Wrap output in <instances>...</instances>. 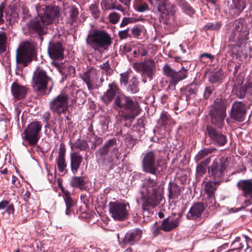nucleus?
Masks as SVG:
<instances>
[{"label":"nucleus","instance_id":"1","mask_svg":"<svg viewBox=\"0 0 252 252\" xmlns=\"http://www.w3.org/2000/svg\"><path fill=\"white\" fill-rule=\"evenodd\" d=\"M38 16L29 21L23 28L24 33L27 35L37 33L41 41L43 35L46 33V26L52 24L60 17V9L58 6H46L38 3L35 5Z\"/></svg>","mask_w":252,"mask_h":252},{"label":"nucleus","instance_id":"2","mask_svg":"<svg viewBox=\"0 0 252 252\" xmlns=\"http://www.w3.org/2000/svg\"><path fill=\"white\" fill-rule=\"evenodd\" d=\"M143 186L146 188L147 194L143 197L142 209L144 213L149 211V207L155 208L163 198V187L158 185L156 180L151 178L144 180Z\"/></svg>","mask_w":252,"mask_h":252},{"label":"nucleus","instance_id":"3","mask_svg":"<svg viewBox=\"0 0 252 252\" xmlns=\"http://www.w3.org/2000/svg\"><path fill=\"white\" fill-rule=\"evenodd\" d=\"M113 106L126 111V113L124 115L125 120L134 119L141 111V108L137 101L133 100L130 96L122 93L118 94L114 99Z\"/></svg>","mask_w":252,"mask_h":252},{"label":"nucleus","instance_id":"4","mask_svg":"<svg viewBox=\"0 0 252 252\" xmlns=\"http://www.w3.org/2000/svg\"><path fill=\"white\" fill-rule=\"evenodd\" d=\"M54 83L46 71L39 66L36 68L32 76V87L40 95H47L51 92Z\"/></svg>","mask_w":252,"mask_h":252},{"label":"nucleus","instance_id":"5","mask_svg":"<svg viewBox=\"0 0 252 252\" xmlns=\"http://www.w3.org/2000/svg\"><path fill=\"white\" fill-rule=\"evenodd\" d=\"M249 31L248 25L242 19L236 20L230 24L229 41L241 48L248 39Z\"/></svg>","mask_w":252,"mask_h":252},{"label":"nucleus","instance_id":"6","mask_svg":"<svg viewBox=\"0 0 252 252\" xmlns=\"http://www.w3.org/2000/svg\"><path fill=\"white\" fill-rule=\"evenodd\" d=\"M37 43L32 40H25L19 44L16 50L17 63L26 66L37 57Z\"/></svg>","mask_w":252,"mask_h":252},{"label":"nucleus","instance_id":"7","mask_svg":"<svg viewBox=\"0 0 252 252\" xmlns=\"http://www.w3.org/2000/svg\"><path fill=\"white\" fill-rule=\"evenodd\" d=\"M161 162L162 160L159 157V152L149 151L144 155L142 160L143 171L146 173L157 175L165 168Z\"/></svg>","mask_w":252,"mask_h":252},{"label":"nucleus","instance_id":"8","mask_svg":"<svg viewBox=\"0 0 252 252\" xmlns=\"http://www.w3.org/2000/svg\"><path fill=\"white\" fill-rule=\"evenodd\" d=\"M118 150L116 139L114 138L108 140L95 152L97 162L104 164L113 163V157L118 158V154L115 153Z\"/></svg>","mask_w":252,"mask_h":252},{"label":"nucleus","instance_id":"9","mask_svg":"<svg viewBox=\"0 0 252 252\" xmlns=\"http://www.w3.org/2000/svg\"><path fill=\"white\" fill-rule=\"evenodd\" d=\"M87 45L95 51L99 48L106 49L112 44L110 34L104 30H95L88 34L86 39Z\"/></svg>","mask_w":252,"mask_h":252},{"label":"nucleus","instance_id":"10","mask_svg":"<svg viewBox=\"0 0 252 252\" xmlns=\"http://www.w3.org/2000/svg\"><path fill=\"white\" fill-rule=\"evenodd\" d=\"M42 126L41 123L39 121H33L29 124L23 132L24 141L32 147L36 145L40 138Z\"/></svg>","mask_w":252,"mask_h":252},{"label":"nucleus","instance_id":"11","mask_svg":"<svg viewBox=\"0 0 252 252\" xmlns=\"http://www.w3.org/2000/svg\"><path fill=\"white\" fill-rule=\"evenodd\" d=\"M228 162L226 158H215L208 167V171L213 180L220 182L223 178Z\"/></svg>","mask_w":252,"mask_h":252},{"label":"nucleus","instance_id":"12","mask_svg":"<svg viewBox=\"0 0 252 252\" xmlns=\"http://www.w3.org/2000/svg\"><path fill=\"white\" fill-rule=\"evenodd\" d=\"M226 106L222 101H215L210 111L211 122L219 127H222L226 117Z\"/></svg>","mask_w":252,"mask_h":252},{"label":"nucleus","instance_id":"13","mask_svg":"<svg viewBox=\"0 0 252 252\" xmlns=\"http://www.w3.org/2000/svg\"><path fill=\"white\" fill-rule=\"evenodd\" d=\"M109 208L111 217L115 220L122 221L128 217L130 207L128 203L110 202L109 203Z\"/></svg>","mask_w":252,"mask_h":252},{"label":"nucleus","instance_id":"14","mask_svg":"<svg viewBox=\"0 0 252 252\" xmlns=\"http://www.w3.org/2000/svg\"><path fill=\"white\" fill-rule=\"evenodd\" d=\"M68 95L64 92H62L49 103V108L53 113L60 116L65 113L68 108Z\"/></svg>","mask_w":252,"mask_h":252},{"label":"nucleus","instance_id":"15","mask_svg":"<svg viewBox=\"0 0 252 252\" xmlns=\"http://www.w3.org/2000/svg\"><path fill=\"white\" fill-rule=\"evenodd\" d=\"M133 67L139 72L141 73L143 77V81L147 82L146 77L149 80L153 78V76L156 73V68L155 62L152 59H149L143 62L135 63L133 64Z\"/></svg>","mask_w":252,"mask_h":252},{"label":"nucleus","instance_id":"16","mask_svg":"<svg viewBox=\"0 0 252 252\" xmlns=\"http://www.w3.org/2000/svg\"><path fill=\"white\" fill-rule=\"evenodd\" d=\"M238 189L242 192V196L245 198L246 206L252 204V179L239 180L236 184Z\"/></svg>","mask_w":252,"mask_h":252},{"label":"nucleus","instance_id":"17","mask_svg":"<svg viewBox=\"0 0 252 252\" xmlns=\"http://www.w3.org/2000/svg\"><path fill=\"white\" fill-rule=\"evenodd\" d=\"M206 133L213 143L219 146H223L227 142L226 136L212 126L206 127Z\"/></svg>","mask_w":252,"mask_h":252},{"label":"nucleus","instance_id":"18","mask_svg":"<svg viewBox=\"0 0 252 252\" xmlns=\"http://www.w3.org/2000/svg\"><path fill=\"white\" fill-rule=\"evenodd\" d=\"M246 114V105L241 101H235L230 111L231 117L238 122H243Z\"/></svg>","mask_w":252,"mask_h":252},{"label":"nucleus","instance_id":"19","mask_svg":"<svg viewBox=\"0 0 252 252\" xmlns=\"http://www.w3.org/2000/svg\"><path fill=\"white\" fill-rule=\"evenodd\" d=\"M158 11L161 13V17L159 20L161 21V18L164 17L167 19V16H173L175 13V5L171 4L168 0H157Z\"/></svg>","mask_w":252,"mask_h":252},{"label":"nucleus","instance_id":"20","mask_svg":"<svg viewBox=\"0 0 252 252\" xmlns=\"http://www.w3.org/2000/svg\"><path fill=\"white\" fill-rule=\"evenodd\" d=\"M236 72L235 71L234 72L235 77L233 79L234 84L232 85L233 89L232 94L233 95H236L238 98H244L246 92V88L243 87L242 86L244 82V77L243 75L240 73L236 76Z\"/></svg>","mask_w":252,"mask_h":252},{"label":"nucleus","instance_id":"21","mask_svg":"<svg viewBox=\"0 0 252 252\" xmlns=\"http://www.w3.org/2000/svg\"><path fill=\"white\" fill-rule=\"evenodd\" d=\"M121 94V90L115 82L108 84V89L101 97V100L106 105L112 102L118 94Z\"/></svg>","mask_w":252,"mask_h":252},{"label":"nucleus","instance_id":"22","mask_svg":"<svg viewBox=\"0 0 252 252\" xmlns=\"http://www.w3.org/2000/svg\"><path fill=\"white\" fill-rule=\"evenodd\" d=\"M142 231L139 228H135L128 231L125 235L121 244L122 247L126 248V245H133L141 238Z\"/></svg>","mask_w":252,"mask_h":252},{"label":"nucleus","instance_id":"23","mask_svg":"<svg viewBox=\"0 0 252 252\" xmlns=\"http://www.w3.org/2000/svg\"><path fill=\"white\" fill-rule=\"evenodd\" d=\"M64 49L61 42L50 41L48 44V53L53 59H63Z\"/></svg>","mask_w":252,"mask_h":252},{"label":"nucleus","instance_id":"24","mask_svg":"<svg viewBox=\"0 0 252 252\" xmlns=\"http://www.w3.org/2000/svg\"><path fill=\"white\" fill-rule=\"evenodd\" d=\"M65 145L63 143H62L60 145L58 155L56 159V161L59 171L63 174L67 172V163L65 158Z\"/></svg>","mask_w":252,"mask_h":252},{"label":"nucleus","instance_id":"25","mask_svg":"<svg viewBox=\"0 0 252 252\" xmlns=\"http://www.w3.org/2000/svg\"><path fill=\"white\" fill-rule=\"evenodd\" d=\"M205 208L203 203L197 202L194 203L188 213L187 218L189 220H196L200 218L205 210Z\"/></svg>","mask_w":252,"mask_h":252},{"label":"nucleus","instance_id":"26","mask_svg":"<svg viewBox=\"0 0 252 252\" xmlns=\"http://www.w3.org/2000/svg\"><path fill=\"white\" fill-rule=\"evenodd\" d=\"M11 90L14 97L20 100L26 97L28 89L25 86H21L16 83H14L11 85Z\"/></svg>","mask_w":252,"mask_h":252},{"label":"nucleus","instance_id":"27","mask_svg":"<svg viewBox=\"0 0 252 252\" xmlns=\"http://www.w3.org/2000/svg\"><path fill=\"white\" fill-rule=\"evenodd\" d=\"M70 167L73 174H75L80 168L83 160V158L78 152H73L70 154Z\"/></svg>","mask_w":252,"mask_h":252},{"label":"nucleus","instance_id":"28","mask_svg":"<svg viewBox=\"0 0 252 252\" xmlns=\"http://www.w3.org/2000/svg\"><path fill=\"white\" fill-rule=\"evenodd\" d=\"M180 217L170 220L169 218L164 219L160 225L161 230L169 232L177 227L179 225Z\"/></svg>","mask_w":252,"mask_h":252},{"label":"nucleus","instance_id":"29","mask_svg":"<svg viewBox=\"0 0 252 252\" xmlns=\"http://www.w3.org/2000/svg\"><path fill=\"white\" fill-rule=\"evenodd\" d=\"M96 71L91 68L81 75V78L86 83L89 90H92L94 87V82L95 79Z\"/></svg>","mask_w":252,"mask_h":252},{"label":"nucleus","instance_id":"30","mask_svg":"<svg viewBox=\"0 0 252 252\" xmlns=\"http://www.w3.org/2000/svg\"><path fill=\"white\" fill-rule=\"evenodd\" d=\"M210 156L197 164L196 168L195 176L196 179L202 177L206 172L207 167L211 161Z\"/></svg>","mask_w":252,"mask_h":252},{"label":"nucleus","instance_id":"31","mask_svg":"<svg viewBox=\"0 0 252 252\" xmlns=\"http://www.w3.org/2000/svg\"><path fill=\"white\" fill-rule=\"evenodd\" d=\"M220 183V182L215 180L203 182L204 191L207 196H215V191Z\"/></svg>","mask_w":252,"mask_h":252},{"label":"nucleus","instance_id":"32","mask_svg":"<svg viewBox=\"0 0 252 252\" xmlns=\"http://www.w3.org/2000/svg\"><path fill=\"white\" fill-rule=\"evenodd\" d=\"M63 198L66 205L65 214L70 216L74 214L73 209L74 207L75 202L71 198L70 193L68 191H63Z\"/></svg>","mask_w":252,"mask_h":252},{"label":"nucleus","instance_id":"33","mask_svg":"<svg viewBox=\"0 0 252 252\" xmlns=\"http://www.w3.org/2000/svg\"><path fill=\"white\" fill-rule=\"evenodd\" d=\"M223 77V73L221 68H215L209 75L208 80L211 83H216L221 80Z\"/></svg>","mask_w":252,"mask_h":252},{"label":"nucleus","instance_id":"34","mask_svg":"<svg viewBox=\"0 0 252 252\" xmlns=\"http://www.w3.org/2000/svg\"><path fill=\"white\" fill-rule=\"evenodd\" d=\"M199 89V86L195 83H191L185 89V94L186 95V99L194 98L196 96L197 92Z\"/></svg>","mask_w":252,"mask_h":252},{"label":"nucleus","instance_id":"35","mask_svg":"<svg viewBox=\"0 0 252 252\" xmlns=\"http://www.w3.org/2000/svg\"><path fill=\"white\" fill-rule=\"evenodd\" d=\"M57 67L59 72L62 74L63 78H66L70 76L75 72V68L70 65H64L63 64H58Z\"/></svg>","mask_w":252,"mask_h":252},{"label":"nucleus","instance_id":"36","mask_svg":"<svg viewBox=\"0 0 252 252\" xmlns=\"http://www.w3.org/2000/svg\"><path fill=\"white\" fill-rule=\"evenodd\" d=\"M216 150V149L215 148H207L200 150L194 157V161L196 163L198 162L208 155L212 154Z\"/></svg>","mask_w":252,"mask_h":252},{"label":"nucleus","instance_id":"37","mask_svg":"<svg viewBox=\"0 0 252 252\" xmlns=\"http://www.w3.org/2000/svg\"><path fill=\"white\" fill-rule=\"evenodd\" d=\"M84 177H73L70 182V185L74 188H79L80 189H84L86 184Z\"/></svg>","mask_w":252,"mask_h":252},{"label":"nucleus","instance_id":"38","mask_svg":"<svg viewBox=\"0 0 252 252\" xmlns=\"http://www.w3.org/2000/svg\"><path fill=\"white\" fill-rule=\"evenodd\" d=\"M158 122L159 125L165 127L173 123V120L171 118V116L166 111H162L161 112Z\"/></svg>","mask_w":252,"mask_h":252},{"label":"nucleus","instance_id":"39","mask_svg":"<svg viewBox=\"0 0 252 252\" xmlns=\"http://www.w3.org/2000/svg\"><path fill=\"white\" fill-rule=\"evenodd\" d=\"M66 10L71 24L76 22L78 19V9L75 5H70L66 8Z\"/></svg>","mask_w":252,"mask_h":252},{"label":"nucleus","instance_id":"40","mask_svg":"<svg viewBox=\"0 0 252 252\" xmlns=\"http://www.w3.org/2000/svg\"><path fill=\"white\" fill-rule=\"evenodd\" d=\"M177 4L187 15L192 16L195 12L193 8L185 0H176Z\"/></svg>","mask_w":252,"mask_h":252},{"label":"nucleus","instance_id":"41","mask_svg":"<svg viewBox=\"0 0 252 252\" xmlns=\"http://www.w3.org/2000/svg\"><path fill=\"white\" fill-rule=\"evenodd\" d=\"M169 191L168 197L170 199H177L181 193V189L179 186L176 184H172L169 183L168 188Z\"/></svg>","mask_w":252,"mask_h":252},{"label":"nucleus","instance_id":"42","mask_svg":"<svg viewBox=\"0 0 252 252\" xmlns=\"http://www.w3.org/2000/svg\"><path fill=\"white\" fill-rule=\"evenodd\" d=\"M126 90L132 94H136L139 91V82L137 81L136 76H133L130 80Z\"/></svg>","mask_w":252,"mask_h":252},{"label":"nucleus","instance_id":"43","mask_svg":"<svg viewBox=\"0 0 252 252\" xmlns=\"http://www.w3.org/2000/svg\"><path fill=\"white\" fill-rule=\"evenodd\" d=\"M245 244L248 245L246 239H241L239 237L236 238L231 244L232 250L233 252H238V251L243 248Z\"/></svg>","mask_w":252,"mask_h":252},{"label":"nucleus","instance_id":"44","mask_svg":"<svg viewBox=\"0 0 252 252\" xmlns=\"http://www.w3.org/2000/svg\"><path fill=\"white\" fill-rule=\"evenodd\" d=\"M188 71V69L182 67L179 71H175L172 80L175 83H178L179 81L185 79L187 77Z\"/></svg>","mask_w":252,"mask_h":252},{"label":"nucleus","instance_id":"45","mask_svg":"<svg viewBox=\"0 0 252 252\" xmlns=\"http://www.w3.org/2000/svg\"><path fill=\"white\" fill-rule=\"evenodd\" d=\"M88 144L87 141L80 138L78 139L73 144H72L71 146L72 149L75 148L80 151L86 150L88 149Z\"/></svg>","mask_w":252,"mask_h":252},{"label":"nucleus","instance_id":"46","mask_svg":"<svg viewBox=\"0 0 252 252\" xmlns=\"http://www.w3.org/2000/svg\"><path fill=\"white\" fill-rule=\"evenodd\" d=\"M135 10L139 12H143L148 9V5L142 0H135L133 2Z\"/></svg>","mask_w":252,"mask_h":252},{"label":"nucleus","instance_id":"47","mask_svg":"<svg viewBox=\"0 0 252 252\" xmlns=\"http://www.w3.org/2000/svg\"><path fill=\"white\" fill-rule=\"evenodd\" d=\"M0 209H5L8 214H12L14 212V207L9 201L3 200L0 202Z\"/></svg>","mask_w":252,"mask_h":252},{"label":"nucleus","instance_id":"48","mask_svg":"<svg viewBox=\"0 0 252 252\" xmlns=\"http://www.w3.org/2000/svg\"><path fill=\"white\" fill-rule=\"evenodd\" d=\"M147 50L142 45L137 46L133 51V56L134 58H138L139 56L145 57L148 54Z\"/></svg>","mask_w":252,"mask_h":252},{"label":"nucleus","instance_id":"49","mask_svg":"<svg viewBox=\"0 0 252 252\" xmlns=\"http://www.w3.org/2000/svg\"><path fill=\"white\" fill-rule=\"evenodd\" d=\"M89 10L91 11L92 16L94 19H97L100 14V11L98 8V5L96 4H92L89 7Z\"/></svg>","mask_w":252,"mask_h":252},{"label":"nucleus","instance_id":"50","mask_svg":"<svg viewBox=\"0 0 252 252\" xmlns=\"http://www.w3.org/2000/svg\"><path fill=\"white\" fill-rule=\"evenodd\" d=\"M7 36L5 32L0 31V50L3 51L6 50Z\"/></svg>","mask_w":252,"mask_h":252},{"label":"nucleus","instance_id":"51","mask_svg":"<svg viewBox=\"0 0 252 252\" xmlns=\"http://www.w3.org/2000/svg\"><path fill=\"white\" fill-rule=\"evenodd\" d=\"M206 204L209 208L214 209L216 208V201L215 196H207Z\"/></svg>","mask_w":252,"mask_h":252},{"label":"nucleus","instance_id":"52","mask_svg":"<svg viewBox=\"0 0 252 252\" xmlns=\"http://www.w3.org/2000/svg\"><path fill=\"white\" fill-rule=\"evenodd\" d=\"M85 94L81 91H77L76 93V99L72 100V102H77L78 104H83L85 102Z\"/></svg>","mask_w":252,"mask_h":252},{"label":"nucleus","instance_id":"53","mask_svg":"<svg viewBox=\"0 0 252 252\" xmlns=\"http://www.w3.org/2000/svg\"><path fill=\"white\" fill-rule=\"evenodd\" d=\"M163 71L165 75L170 77L172 80L175 71L172 69L169 65L165 64L163 67Z\"/></svg>","mask_w":252,"mask_h":252},{"label":"nucleus","instance_id":"54","mask_svg":"<svg viewBox=\"0 0 252 252\" xmlns=\"http://www.w3.org/2000/svg\"><path fill=\"white\" fill-rule=\"evenodd\" d=\"M120 82L122 85L126 86L127 85L129 78V73L127 71L120 74Z\"/></svg>","mask_w":252,"mask_h":252},{"label":"nucleus","instance_id":"55","mask_svg":"<svg viewBox=\"0 0 252 252\" xmlns=\"http://www.w3.org/2000/svg\"><path fill=\"white\" fill-rule=\"evenodd\" d=\"M221 26V24L220 22H217L215 24H213L212 23H209L206 24L204 27V29L205 30H218L220 28Z\"/></svg>","mask_w":252,"mask_h":252},{"label":"nucleus","instance_id":"56","mask_svg":"<svg viewBox=\"0 0 252 252\" xmlns=\"http://www.w3.org/2000/svg\"><path fill=\"white\" fill-rule=\"evenodd\" d=\"M144 27L141 25L135 26L131 29V32L135 38H138L141 34Z\"/></svg>","mask_w":252,"mask_h":252},{"label":"nucleus","instance_id":"57","mask_svg":"<svg viewBox=\"0 0 252 252\" xmlns=\"http://www.w3.org/2000/svg\"><path fill=\"white\" fill-rule=\"evenodd\" d=\"M109 21L113 24H117L120 20V15L115 12H113L110 13L109 15Z\"/></svg>","mask_w":252,"mask_h":252},{"label":"nucleus","instance_id":"58","mask_svg":"<svg viewBox=\"0 0 252 252\" xmlns=\"http://www.w3.org/2000/svg\"><path fill=\"white\" fill-rule=\"evenodd\" d=\"M214 87L213 86L206 87L205 88L203 97L205 99H208L210 95L212 94Z\"/></svg>","mask_w":252,"mask_h":252},{"label":"nucleus","instance_id":"59","mask_svg":"<svg viewBox=\"0 0 252 252\" xmlns=\"http://www.w3.org/2000/svg\"><path fill=\"white\" fill-rule=\"evenodd\" d=\"M21 8L23 14V19H28L31 16L29 8L27 7V5L24 4L22 5Z\"/></svg>","mask_w":252,"mask_h":252},{"label":"nucleus","instance_id":"60","mask_svg":"<svg viewBox=\"0 0 252 252\" xmlns=\"http://www.w3.org/2000/svg\"><path fill=\"white\" fill-rule=\"evenodd\" d=\"M118 35L121 39H125L129 36V28L119 32Z\"/></svg>","mask_w":252,"mask_h":252},{"label":"nucleus","instance_id":"61","mask_svg":"<svg viewBox=\"0 0 252 252\" xmlns=\"http://www.w3.org/2000/svg\"><path fill=\"white\" fill-rule=\"evenodd\" d=\"M133 22V18L130 17H124L120 24V27H124L127 26L129 23Z\"/></svg>","mask_w":252,"mask_h":252},{"label":"nucleus","instance_id":"62","mask_svg":"<svg viewBox=\"0 0 252 252\" xmlns=\"http://www.w3.org/2000/svg\"><path fill=\"white\" fill-rule=\"evenodd\" d=\"M12 184L13 185V187H15L17 189H19L21 187V183L19 180L16 176L12 175Z\"/></svg>","mask_w":252,"mask_h":252},{"label":"nucleus","instance_id":"63","mask_svg":"<svg viewBox=\"0 0 252 252\" xmlns=\"http://www.w3.org/2000/svg\"><path fill=\"white\" fill-rule=\"evenodd\" d=\"M105 8L106 9H116L118 10L122 11L123 12V14H125L124 11L125 10V9L122 6V5L120 4H118L117 5L113 4L112 6H107V5H105Z\"/></svg>","mask_w":252,"mask_h":252},{"label":"nucleus","instance_id":"64","mask_svg":"<svg viewBox=\"0 0 252 252\" xmlns=\"http://www.w3.org/2000/svg\"><path fill=\"white\" fill-rule=\"evenodd\" d=\"M5 6L3 4H0V25L4 24V20L3 19V11Z\"/></svg>","mask_w":252,"mask_h":252}]
</instances>
